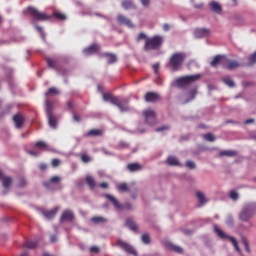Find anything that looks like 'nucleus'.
Listing matches in <instances>:
<instances>
[{
    "mask_svg": "<svg viewBox=\"0 0 256 256\" xmlns=\"http://www.w3.org/2000/svg\"><path fill=\"white\" fill-rule=\"evenodd\" d=\"M141 40H147V36L143 32L139 33L138 38H137V41H141Z\"/></svg>",
    "mask_w": 256,
    "mask_h": 256,
    "instance_id": "nucleus-52",
    "label": "nucleus"
},
{
    "mask_svg": "<svg viewBox=\"0 0 256 256\" xmlns=\"http://www.w3.org/2000/svg\"><path fill=\"white\" fill-rule=\"evenodd\" d=\"M204 139L208 142H214L215 141V137L212 133H206L204 134Z\"/></svg>",
    "mask_w": 256,
    "mask_h": 256,
    "instance_id": "nucleus-45",
    "label": "nucleus"
},
{
    "mask_svg": "<svg viewBox=\"0 0 256 256\" xmlns=\"http://www.w3.org/2000/svg\"><path fill=\"white\" fill-rule=\"evenodd\" d=\"M39 169L42 170V171L47 170V164L41 163V164L39 165Z\"/></svg>",
    "mask_w": 256,
    "mask_h": 256,
    "instance_id": "nucleus-57",
    "label": "nucleus"
},
{
    "mask_svg": "<svg viewBox=\"0 0 256 256\" xmlns=\"http://www.w3.org/2000/svg\"><path fill=\"white\" fill-rule=\"evenodd\" d=\"M256 64V51L249 57L248 67Z\"/></svg>",
    "mask_w": 256,
    "mask_h": 256,
    "instance_id": "nucleus-44",
    "label": "nucleus"
},
{
    "mask_svg": "<svg viewBox=\"0 0 256 256\" xmlns=\"http://www.w3.org/2000/svg\"><path fill=\"white\" fill-rule=\"evenodd\" d=\"M122 7L125 10H131V9H135V4L131 0H124L122 2Z\"/></svg>",
    "mask_w": 256,
    "mask_h": 256,
    "instance_id": "nucleus-32",
    "label": "nucleus"
},
{
    "mask_svg": "<svg viewBox=\"0 0 256 256\" xmlns=\"http://www.w3.org/2000/svg\"><path fill=\"white\" fill-rule=\"evenodd\" d=\"M223 82L229 86V87H234L235 86V83L233 82V80L229 77V76H225L222 78Z\"/></svg>",
    "mask_w": 256,
    "mask_h": 256,
    "instance_id": "nucleus-40",
    "label": "nucleus"
},
{
    "mask_svg": "<svg viewBox=\"0 0 256 256\" xmlns=\"http://www.w3.org/2000/svg\"><path fill=\"white\" fill-rule=\"evenodd\" d=\"M186 59V54L184 52H176L171 55L169 58V66L174 71H180L182 65L184 64Z\"/></svg>",
    "mask_w": 256,
    "mask_h": 256,
    "instance_id": "nucleus-3",
    "label": "nucleus"
},
{
    "mask_svg": "<svg viewBox=\"0 0 256 256\" xmlns=\"http://www.w3.org/2000/svg\"><path fill=\"white\" fill-rule=\"evenodd\" d=\"M159 100V94L156 92H147L145 95V101L146 102H157Z\"/></svg>",
    "mask_w": 256,
    "mask_h": 256,
    "instance_id": "nucleus-19",
    "label": "nucleus"
},
{
    "mask_svg": "<svg viewBox=\"0 0 256 256\" xmlns=\"http://www.w3.org/2000/svg\"><path fill=\"white\" fill-rule=\"evenodd\" d=\"M39 245V242L37 240H26L24 242V247L27 249H35Z\"/></svg>",
    "mask_w": 256,
    "mask_h": 256,
    "instance_id": "nucleus-26",
    "label": "nucleus"
},
{
    "mask_svg": "<svg viewBox=\"0 0 256 256\" xmlns=\"http://www.w3.org/2000/svg\"><path fill=\"white\" fill-rule=\"evenodd\" d=\"M73 119L75 122H80V116L76 113H73Z\"/></svg>",
    "mask_w": 256,
    "mask_h": 256,
    "instance_id": "nucleus-58",
    "label": "nucleus"
},
{
    "mask_svg": "<svg viewBox=\"0 0 256 256\" xmlns=\"http://www.w3.org/2000/svg\"><path fill=\"white\" fill-rule=\"evenodd\" d=\"M99 51V45L97 44H92L89 47H86L83 50L84 55L86 56H90V55H94L96 52Z\"/></svg>",
    "mask_w": 256,
    "mask_h": 256,
    "instance_id": "nucleus-18",
    "label": "nucleus"
},
{
    "mask_svg": "<svg viewBox=\"0 0 256 256\" xmlns=\"http://www.w3.org/2000/svg\"><path fill=\"white\" fill-rule=\"evenodd\" d=\"M145 121L148 125L153 126L156 124V113L152 109H147L143 111Z\"/></svg>",
    "mask_w": 256,
    "mask_h": 256,
    "instance_id": "nucleus-13",
    "label": "nucleus"
},
{
    "mask_svg": "<svg viewBox=\"0 0 256 256\" xmlns=\"http://www.w3.org/2000/svg\"><path fill=\"white\" fill-rule=\"evenodd\" d=\"M153 70H154L155 74H158V72H159V64L158 63L153 65Z\"/></svg>",
    "mask_w": 256,
    "mask_h": 256,
    "instance_id": "nucleus-55",
    "label": "nucleus"
},
{
    "mask_svg": "<svg viewBox=\"0 0 256 256\" xmlns=\"http://www.w3.org/2000/svg\"><path fill=\"white\" fill-rule=\"evenodd\" d=\"M256 214V202H250L244 204L242 210L238 214V218L241 222L248 223Z\"/></svg>",
    "mask_w": 256,
    "mask_h": 256,
    "instance_id": "nucleus-1",
    "label": "nucleus"
},
{
    "mask_svg": "<svg viewBox=\"0 0 256 256\" xmlns=\"http://www.w3.org/2000/svg\"><path fill=\"white\" fill-rule=\"evenodd\" d=\"M27 12L30 15V17H32L35 21H39V22L49 21L52 18L51 15H48L45 12H41L33 6L27 7Z\"/></svg>",
    "mask_w": 256,
    "mask_h": 256,
    "instance_id": "nucleus-5",
    "label": "nucleus"
},
{
    "mask_svg": "<svg viewBox=\"0 0 256 256\" xmlns=\"http://www.w3.org/2000/svg\"><path fill=\"white\" fill-rule=\"evenodd\" d=\"M57 212H59V208H53V210H46L43 212V216L49 220L55 218V215H57Z\"/></svg>",
    "mask_w": 256,
    "mask_h": 256,
    "instance_id": "nucleus-23",
    "label": "nucleus"
},
{
    "mask_svg": "<svg viewBox=\"0 0 256 256\" xmlns=\"http://www.w3.org/2000/svg\"><path fill=\"white\" fill-rule=\"evenodd\" d=\"M141 241L145 244V245H149L151 243V238L149 236V234L145 233L142 234L141 236Z\"/></svg>",
    "mask_w": 256,
    "mask_h": 256,
    "instance_id": "nucleus-42",
    "label": "nucleus"
},
{
    "mask_svg": "<svg viewBox=\"0 0 256 256\" xmlns=\"http://www.w3.org/2000/svg\"><path fill=\"white\" fill-rule=\"evenodd\" d=\"M255 122V120L253 118H249L245 121V124L246 125H250V124H253Z\"/></svg>",
    "mask_w": 256,
    "mask_h": 256,
    "instance_id": "nucleus-59",
    "label": "nucleus"
},
{
    "mask_svg": "<svg viewBox=\"0 0 256 256\" xmlns=\"http://www.w3.org/2000/svg\"><path fill=\"white\" fill-rule=\"evenodd\" d=\"M67 106H68L69 109L73 110L74 109L73 101H68Z\"/></svg>",
    "mask_w": 256,
    "mask_h": 256,
    "instance_id": "nucleus-61",
    "label": "nucleus"
},
{
    "mask_svg": "<svg viewBox=\"0 0 256 256\" xmlns=\"http://www.w3.org/2000/svg\"><path fill=\"white\" fill-rule=\"evenodd\" d=\"M49 95H59V90L56 87H50L46 92V96Z\"/></svg>",
    "mask_w": 256,
    "mask_h": 256,
    "instance_id": "nucleus-43",
    "label": "nucleus"
},
{
    "mask_svg": "<svg viewBox=\"0 0 256 256\" xmlns=\"http://www.w3.org/2000/svg\"><path fill=\"white\" fill-rule=\"evenodd\" d=\"M103 56L107 58L108 64H114L117 62V57L115 54L112 53H104Z\"/></svg>",
    "mask_w": 256,
    "mask_h": 256,
    "instance_id": "nucleus-30",
    "label": "nucleus"
},
{
    "mask_svg": "<svg viewBox=\"0 0 256 256\" xmlns=\"http://www.w3.org/2000/svg\"><path fill=\"white\" fill-rule=\"evenodd\" d=\"M26 184H27V181L25 180V178L21 177L18 181V186L25 187Z\"/></svg>",
    "mask_w": 256,
    "mask_h": 256,
    "instance_id": "nucleus-51",
    "label": "nucleus"
},
{
    "mask_svg": "<svg viewBox=\"0 0 256 256\" xmlns=\"http://www.w3.org/2000/svg\"><path fill=\"white\" fill-rule=\"evenodd\" d=\"M52 16L59 21L67 20V16L63 12H60V11H54Z\"/></svg>",
    "mask_w": 256,
    "mask_h": 256,
    "instance_id": "nucleus-35",
    "label": "nucleus"
},
{
    "mask_svg": "<svg viewBox=\"0 0 256 256\" xmlns=\"http://www.w3.org/2000/svg\"><path fill=\"white\" fill-rule=\"evenodd\" d=\"M103 100L105 102H110L111 104L119 108L121 112L129 111L127 99H123L122 101H120L117 96H114L111 93H103Z\"/></svg>",
    "mask_w": 256,
    "mask_h": 256,
    "instance_id": "nucleus-2",
    "label": "nucleus"
},
{
    "mask_svg": "<svg viewBox=\"0 0 256 256\" xmlns=\"http://www.w3.org/2000/svg\"><path fill=\"white\" fill-rule=\"evenodd\" d=\"M13 121L15 123V126L17 129H20L23 127V124L25 123V118L22 114L18 113L13 116Z\"/></svg>",
    "mask_w": 256,
    "mask_h": 256,
    "instance_id": "nucleus-17",
    "label": "nucleus"
},
{
    "mask_svg": "<svg viewBox=\"0 0 256 256\" xmlns=\"http://www.w3.org/2000/svg\"><path fill=\"white\" fill-rule=\"evenodd\" d=\"M102 136L101 129H91L86 133V137H100Z\"/></svg>",
    "mask_w": 256,
    "mask_h": 256,
    "instance_id": "nucleus-28",
    "label": "nucleus"
},
{
    "mask_svg": "<svg viewBox=\"0 0 256 256\" xmlns=\"http://www.w3.org/2000/svg\"><path fill=\"white\" fill-rule=\"evenodd\" d=\"M168 129H169V127L167 125H164L162 127L157 128L156 132H162V131H165V130H168Z\"/></svg>",
    "mask_w": 256,
    "mask_h": 256,
    "instance_id": "nucleus-54",
    "label": "nucleus"
},
{
    "mask_svg": "<svg viewBox=\"0 0 256 256\" xmlns=\"http://www.w3.org/2000/svg\"><path fill=\"white\" fill-rule=\"evenodd\" d=\"M108 187H109V185H108L107 182H102V183H100V188H102V189H108Z\"/></svg>",
    "mask_w": 256,
    "mask_h": 256,
    "instance_id": "nucleus-56",
    "label": "nucleus"
},
{
    "mask_svg": "<svg viewBox=\"0 0 256 256\" xmlns=\"http://www.w3.org/2000/svg\"><path fill=\"white\" fill-rule=\"evenodd\" d=\"M35 147L40 149V150H43V151H46L48 146H47V143H45V141H38L35 143Z\"/></svg>",
    "mask_w": 256,
    "mask_h": 256,
    "instance_id": "nucleus-38",
    "label": "nucleus"
},
{
    "mask_svg": "<svg viewBox=\"0 0 256 256\" xmlns=\"http://www.w3.org/2000/svg\"><path fill=\"white\" fill-rule=\"evenodd\" d=\"M166 162L169 166H180V162L176 156H172V155L168 156Z\"/></svg>",
    "mask_w": 256,
    "mask_h": 256,
    "instance_id": "nucleus-27",
    "label": "nucleus"
},
{
    "mask_svg": "<svg viewBox=\"0 0 256 256\" xmlns=\"http://www.w3.org/2000/svg\"><path fill=\"white\" fill-rule=\"evenodd\" d=\"M46 114L50 127L53 129L57 128V118L53 115V102L49 99L46 100Z\"/></svg>",
    "mask_w": 256,
    "mask_h": 256,
    "instance_id": "nucleus-8",
    "label": "nucleus"
},
{
    "mask_svg": "<svg viewBox=\"0 0 256 256\" xmlns=\"http://www.w3.org/2000/svg\"><path fill=\"white\" fill-rule=\"evenodd\" d=\"M50 240L52 243L57 242V236H55V235L50 236Z\"/></svg>",
    "mask_w": 256,
    "mask_h": 256,
    "instance_id": "nucleus-64",
    "label": "nucleus"
},
{
    "mask_svg": "<svg viewBox=\"0 0 256 256\" xmlns=\"http://www.w3.org/2000/svg\"><path fill=\"white\" fill-rule=\"evenodd\" d=\"M201 75L200 74H194V75H187L183 77H179L174 81L175 86L178 88H185L186 86L190 85L191 83H194L198 80H200Z\"/></svg>",
    "mask_w": 256,
    "mask_h": 256,
    "instance_id": "nucleus-4",
    "label": "nucleus"
},
{
    "mask_svg": "<svg viewBox=\"0 0 256 256\" xmlns=\"http://www.w3.org/2000/svg\"><path fill=\"white\" fill-rule=\"evenodd\" d=\"M219 156L220 157H224V156H226V157H235V156H237V151H235V150H223V151L219 152Z\"/></svg>",
    "mask_w": 256,
    "mask_h": 256,
    "instance_id": "nucleus-29",
    "label": "nucleus"
},
{
    "mask_svg": "<svg viewBox=\"0 0 256 256\" xmlns=\"http://www.w3.org/2000/svg\"><path fill=\"white\" fill-rule=\"evenodd\" d=\"M117 246L124 250L127 254L137 256V250H135V248H133L131 244H128V242H124V240H119L117 242Z\"/></svg>",
    "mask_w": 256,
    "mask_h": 256,
    "instance_id": "nucleus-12",
    "label": "nucleus"
},
{
    "mask_svg": "<svg viewBox=\"0 0 256 256\" xmlns=\"http://www.w3.org/2000/svg\"><path fill=\"white\" fill-rule=\"evenodd\" d=\"M127 169L130 171V172H138V171H141L142 170V166L141 164L137 163V162H133V163H129L127 165Z\"/></svg>",
    "mask_w": 256,
    "mask_h": 256,
    "instance_id": "nucleus-24",
    "label": "nucleus"
},
{
    "mask_svg": "<svg viewBox=\"0 0 256 256\" xmlns=\"http://www.w3.org/2000/svg\"><path fill=\"white\" fill-rule=\"evenodd\" d=\"M186 167L189 168L190 170H194L196 168V164L194 161L188 160L186 162Z\"/></svg>",
    "mask_w": 256,
    "mask_h": 256,
    "instance_id": "nucleus-47",
    "label": "nucleus"
},
{
    "mask_svg": "<svg viewBox=\"0 0 256 256\" xmlns=\"http://www.w3.org/2000/svg\"><path fill=\"white\" fill-rule=\"evenodd\" d=\"M74 219V214L71 210H64L61 215L60 222H72Z\"/></svg>",
    "mask_w": 256,
    "mask_h": 256,
    "instance_id": "nucleus-16",
    "label": "nucleus"
},
{
    "mask_svg": "<svg viewBox=\"0 0 256 256\" xmlns=\"http://www.w3.org/2000/svg\"><path fill=\"white\" fill-rule=\"evenodd\" d=\"M91 221L95 224L107 222L106 218H102V216H94L93 218H91Z\"/></svg>",
    "mask_w": 256,
    "mask_h": 256,
    "instance_id": "nucleus-39",
    "label": "nucleus"
},
{
    "mask_svg": "<svg viewBox=\"0 0 256 256\" xmlns=\"http://www.w3.org/2000/svg\"><path fill=\"white\" fill-rule=\"evenodd\" d=\"M163 30H164L165 32L169 31V30H170V25H169L168 23H165V24L163 25Z\"/></svg>",
    "mask_w": 256,
    "mask_h": 256,
    "instance_id": "nucleus-60",
    "label": "nucleus"
},
{
    "mask_svg": "<svg viewBox=\"0 0 256 256\" xmlns=\"http://www.w3.org/2000/svg\"><path fill=\"white\" fill-rule=\"evenodd\" d=\"M230 198L234 201H237V199L239 198V195L235 190H232L230 191Z\"/></svg>",
    "mask_w": 256,
    "mask_h": 256,
    "instance_id": "nucleus-49",
    "label": "nucleus"
},
{
    "mask_svg": "<svg viewBox=\"0 0 256 256\" xmlns=\"http://www.w3.org/2000/svg\"><path fill=\"white\" fill-rule=\"evenodd\" d=\"M239 67H241V64L237 60L229 59L227 57H225V60H223V68L226 70L232 71Z\"/></svg>",
    "mask_w": 256,
    "mask_h": 256,
    "instance_id": "nucleus-11",
    "label": "nucleus"
},
{
    "mask_svg": "<svg viewBox=\"0 0 256 256\" xmlns=\"http://www.w3.org/2000/svg\"><path fill=\"white\" fill-rule=\"evenodd\" d=\"M215 232L221 239H229L230 242L233 244L234 248L236 249L237 252H240V248L238 246V242L233 236H227L226 233L223 232V230H220L218 226H215Z\"/></svg>",
    "mask_w": 256,
    "mask_h": 256,
    "instance_id": "nucleus-10",
    "label": "nucleus"
},
{
    "mask_svg": "<svg viewBox=\"0 0 256 256\" xmlns=\"http://www.w3.org/2000/svg\"><path fill=\"white\" fill-rule=\"evenodd\" d=\"M242 243L244 244L246 251L248 253H251L249 242H248L247 238H245V236L242 237Z\"/></svg>",
    "mask_w": 256,
    "mask_h": 256,
    "instance_id": "nucleus-46",
    "label": "nucleus"
},
{
    "mask_svg": "<svg viewBox=\"0 0 256 256\" xmlns=\"http://www.w3.org/2000/svg\"><path fill=\"white\" fill-rule=\"evenodd\" d=\"M125 225L132 231H137V224H135V222L131 219V218H127Z\"/></svg>",
    "mask_w": 256,
    "mask_h": 256,
    "instance_id": "nucleus-31",
    "label": "nucleus"
},
{
    "mask_svg": "<svg viewBox=\"0 0 256 256\" xmlns=\"http://www.w3.org/2000/svg\"><path fill=\"white\" fill-rule=\"evenodd\" d=\"M36 30L43 36V27L36 26Z\"/></svg>",
    "mask_w": 256,
    "mask_h": 256,
    "instance_id": "nucleus-62",
    "label": "nucleus"
},
{
    "mask_svg": "<svg viewBox=\"0 0 256 256\" xmlns=\"http://www.w3.org/2000/svg\"><path fill=\"white\" fill-rule=\"evenodd\" d=\"M104 197L110 201L113 206L115 207V209L117 210H131L132 209V205L130 204V202H125V204H122L120 202H118V200L111 194H104Z\"/></svg>",
    "mask_w": 256,
    "mask_h": 256,
    "instance_id": "nucleus-9",
    "label": "nucleus"
},
{
    "mask_svg": "<svg viewBox=\"0 0 256 256\" xmlns=\"http://www.w3.org/2000/svg\"><path fill=\"white\" fill-rule=\"evenodd\" d=\"M226 59V56L223 55H217L215 58L211 61L210 65L212 67H217L218 65L223 66V61Z\"/></svg>",
    "mask_w": 256,
    "mask_h": 256,
    "instance_id": "nucleus-21",
    "label": "nucleus"
},
{
    "mask_svg": "<svg viewBox=\"0 0 256 256\" xmlns=\"http://www.w3.org/2000/svg\"><path fill=\"white\" fill-rule=\"evenodd\" d=\"M166 247L175 253H183V248H181V246H176V244H172V242H167Z\"/></svg>",
    "mask_w": 256,
    "mask_h": 256,
    "instance_id": "nucleus-22",
    "label": "nucleus"
},
{
    "mask_svg": "<svg viewBox=\"0 0 256 256\" xmlns=\"http://www.w3.org/2000/svg\"><path fill=\"white\" fill-rule=\"evenodd\" d=\"M90 252L91 253H99L100 252V248H98V246H91L90 247Z\"/></svg>",
    "mask_w": 256,
    "mask_h": 256,
    "instance_id": "nucleus-53",
    "label": "nucleus"
},
{
    "mask_svg": "<svg viewBox=\"0 0 256 256\" xmlns=\"http://www.w3.org/2000/svg\"><path fill=\"white\" fill-rule=\"evenodd\" d=\"M0 180H2V185L4 188H9L13 183V179L10 176L4 177L3 171L0 170Z\"/></svg>",
    "mask_w": 256,
    "mask_h": 256,
    "instance_id": "nucleus-20",
    "label": "nucleus"
},
{
    "mask_svg": "<svg viewBox=\"0 0 256 256\" xmlns=\"http://www.w3.org/2000/svg\"><path fill=\"white\" fill-rule=\"evenodd\" d=\"M141 3L143 6H148L150 3V0H141Z\"/></svg>",
    "mask_w": 256,
    "mask_h": 256,
    "instance_id": "nucleus-63",
    "label": "nucleus"
},
{
    "mask_svg": "<svg viewBox=\"0 0 256 256\" xmlns=\"http://www.w3.org/2000/svg\"><path fill=\"white\" fill-rule=\"evenodd\" d=\"M85 180H86L87 185L90 187V189L95 188L96 182H95L94 178L91 175H87Z\"/></svg>",
    "mask_w": 256,
    "mask_h": 256,
    "instance_id": "nucleus-36",
    "label": "nucleus"
},
{
    "mask_svg": "<svg viewBox=\"0 0 256 256\" xmlns=\"http://www.w3.org/2000/svg\"><path fill=\"white\" fill-rule=\"evenodd\" d=\"M117 21L119 24L124 25L130 29L134 28V24L131 22V20L125 17L124 15H118Z\"/></svg>",
    "mask_w": 256,
    "mask_h": 256,
    "instance_id": "nucleus-15",
    "label": "nucleus"
},
{
    "mask_svg": "<svg viewBox=\"0 0 256 256\" xmlns=\"http://www.w3.org/2000/svg\"><path fill=\"white\" fill-rule=\"evenodd\" d=\"M60 165H61V160H59L58 158H54V159L52 160V167L57 168V167H59Z\"/></svg>",
    "mask_w": 256,
    "mask_h": 256,
    "instance_id": "nucleus-50",
    "label": "nucleus"
},
{
    "mask_svg": "<svg viewBox=\"0 0 256 256\" xmlns=\"http://www.w3.org/2000/svg\"><path fill=\"white\" fill-rule=\"evenodd\" d=\"M61 182V177L60 176H52L50 178V182H43V185L46 187V188H49V185H51V183H59Z\"/></svg>",
    "mask_w": 256,
    "mask_h": 256,
    "instance_id": "nucleus-34",
    "label": "nucleus"
},
{
    "mask_svg": "<svg viewBox=\"0 0 256 256\" xmlns=\"http://www.w3.org/2000/svg\"><path fill=\"white\" fill-rule=\"evenodd\" d=\"M79 156H80V159L83 163L87 164V163L91 162V158L88 154L81 153V154H79Z\"/></svg>",
    "mask_w": 256,
    "mask_h": 256,
    "instance_id": "nucleus-41",
    "label": "nucleus"
},
{
    "mask_svg": "<svg viewBox=\"0 0 256 256\" xmlns=\"http://www.w3.org/2000/svg\"><path fill=\"white\" fill-rule=\"evenodd\" d=\"M163 37L156 35L151 38H147L145 41V51L158 50L162 46Z\"/></svg>",
    "mask_w": 256,
    "mask_h": 256,
    "instance_id": "nucleus-6",
    "label": "nucleus"
},
{
    "mask_svg": "<svg viewBox=\"0 0 256 256\" xmlns=\"http://www.w3.org/2000/svg\"><path fill=\"white\" fill-rule=\"evenodd\" d=\"M210 7H211V10L215 13H220L222 11L221 5L216 1H212L210 3Z\"/></svg>",
    "mask_w": 256,
    "mask_h": 256,
    "instance_id": "nucleus-33",
    "label": "nucleus"
},
{
    "mask_svg": "<svg viewBox=\"0 0 256 256\" xmlns=\"http://www.w3.org/2000/svg\"><path fill=\"white\" fill-rule=\"evenodd\" d=\"M194 35L196 38L201 39V38H206L211 35V30L208 28H197L194 31Z\"/></svg>",
    "mask_w": 256,
    "mask_h": 256,
    "instance_id": "nucleus-14",
    "label": "nucleus"
},
{
    "mask_svg": "<svg viewBox=\"0 0 256 256\" xmlns=\"http://www.w3.org/2000/svg\"><path fill=\"white\" fill-rule=\"evenodd\" d=\"M226 224L229 227H233L234 226V218L232 216H227Z\"/></svg>",
    "mask_w": 256,
    "mask_h": 256,
    "instance_id": "nucleus-48",
    "label": "nucleus"
},
{
    "mask_svg": "<svg viewBox=\"0 0 256 256\" xmlns=\"http://www.w3.org/2000/svg\"><path fill=\"white\" fill-rule=\"evenodd\" d=\"M196 196L201 205H204L207 202V199L205 198V194L203 192L197 191Z\"/></svg>",
    "mask_w": 256,
    "mask_h": 256,
    "instance_id": "nucleus-37",
    "label": "nucleus"
},
{
    "mask_svg": "<svg viewBox=\"0 0 256 256\" xmlns=\"http://www.w3.org/2000/svg\"><path fill=\"white\" fill-rule=\"evenodd\" d=\"M117 190L119 192H125V193L131 192V198L134 200L137 198L138 189L135 187L133 183L131 184H128L126 182L119 183L117 185Z\"/></svg>",
    "mask_w": 256,
    "mask_h": 256,
    "instance_id": "nucleus-7",
    "label": "nucleus"
},
{
    "mask_svg": "<svg viewBox=\"0 0 256 256\" xmlns=\"http://www.w3.org/2000/svg\"><path fill=\"white\" fill-rule=\"evenodd\" d=\"M46 62L48 64V67L57 70V66L59 65V60L55 58H46Z\"/></svg>",
    "mask_w": 256,
    "mask_h": 256,
    "instance_id": "nucleus-25",
    "label": "nucleus"
}]
</instances>
